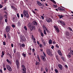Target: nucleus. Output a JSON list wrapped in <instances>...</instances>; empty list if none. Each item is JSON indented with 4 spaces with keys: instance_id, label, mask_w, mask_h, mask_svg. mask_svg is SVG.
Returning <instances> with one entry per match:
<instances>
[{
    "instance_id": "14",
    "label": "nucleus",
    "mask_w": 73,
    "mask_h": 73,
    "mask_svg": "<svg viewBox=\"0 0 73 73\" xmlns=\"http://www.w3.org/2000/svg\"><path fill=\"white\" fill-rule=\"evenodd\" d=\"M33 24L34 25H35L37 26L38 25V23H37V22L35 21H33Z\"/></svg>"
},
{
    "instance_id": "29",
    "label": "nucleus",
    "mask_w": 73,
    "mask_h": 73,
    "mask_svg": "<svg viewBox=\"0 0 73 73\" xmlns=\"http://www.w3.org/2000/svg\"><path fill=\"white\" fill-rule=\"evenodd\" d=\"M58 7V6L57 5H54V7L55 8H56Z\"/></svg>"
},
{
    "instance_id": "19",
    "label": "nucleus",
    "mask_w": 73,
    "mask_h": 73,
    "mask_svg": "<svg viewBox=\"0 0 73 73\" xmlns=\"http://www.w3.org/2000/svg\"><path fill=\"white\" fill-rule=\"evenodd\" d=\"M11 7L13 9H14L15 11H17V9L16 8H15L14 6L11 5Z\"/></svg>"
},
{
    "instance_id": "61",
    "label": "nucleus",
    "mask_w": 73,
    "mask_h": 73,
    "mask_svg": "<svg viewBox=\"0 0 73 73\" xmlns=\"http://www.w3.org/2000/svg\"><path fill=\"white\" fill-rule=\"evenodd\" d=\"M4 36L5 37V38H6V35L5 34H4Z\"/></svg>"
},
{
    "instance_id": "36",
    "label": "nucleus",
    "mask_w": 73,
    "mask_h": 73,
    "mask_svg": "<svg viewBox=\"0 0 73 73\" xmlns=\"http://www.w3.org/2000/svg\"><path fill=\"white\" fill-rule=\"evenodd\" d=\"M15 19V20H17V18L14 17L13 19V20L14 21Z\"/></svg>"
},
{
    "instance_id": "49",
    "label": "nucleus",
    "mask_w": 73,
    "mask_h": 73,
    "mask_svg": "<svg viewBox=\"0 0 73 73\" xmlns=\"http://www.w3.org/2000/svg\"><path fill=\"white\" fill-rule=\"evenodd\" d=\"M18 25H19V26H20V25H21V23H20L19 22H18Z\"/></svg>"
},
{
    "instance_id": "21",
    "label": "nucleus",
    "mask_w": 73,
    "mask_h": 73,
    "mask_svg": "<svg viewBox=\"0 0 73 73\" xmlns=\"http://www.w3.org/2000/svg\"><path fill=\"white\" fill-rule=\"evenodd\" d=\"M52 40L51 39L49 41V44H52Z\"/></svg>"
},
{
    "instance_id": "1",
    "label": "nucleus",
    "mask_w": 73,
    "mask_h": 73,
    "mask_svg": "<svg viewBox=\"0 0 73 73\" xmlns=\"http://www.w3.org/2000/svg\"><path fill=\"white\" fill-rule=\"evenodd\" d=\"M23 14L24 17H26L27 19L29 18V15L28 14V11L24 10V11L23 12Z\"/></svg>"
},
{
    "instance_id": "44",
    "label": "nucleus",
    "mask_w": 73,
    "mask_h": 73,
    "mask_svg": "<svg viewBox=\"0 0 73 73\" xmlns=\"http://www.w3.org/2000/svg\"><path fill=\"white\" fill-rule=\"evenodd\" d=\"M45 70H46V72H48V69L47 68V67H46V68H45Z\"/></svg>"
},
{
    "instance_id": "30",
    "label": "nucleus",
    "mask_w": 73,
    "mask_h": 73,
    "mask_svg": "<svg viewBox=\"0 0 73 73\" xmlns=\"http://www.w3.org/2000/svg\"><path fill=\"white\" fill-rule=\"evenodd\" d=\"M3 45L4 46H5L6 44V43L5 41H3Z\"/></svg>"
},
{
    "instance_id": "2",
    "label": "nucleus",
    "mask_w": 73,
    "mask_h": 73,
    "mask_svg": "<svg viewBox=\"0 0 73 73\" xmlns=\"http://www.w3.org/2000/svg\"><path fill=\"white\" fill-rule=\"evenodd\" d=\"M46 52L47 54L49 55L50 56H52L53 55V54H52V52L49 49H48L46 50Z\"/></svg>"
},
{
    "instance_id": "3",
    "label": "nucleus",
    "mask_w": 73,
    "mask_h": 73,
    "mask_svg": "<svg viewBox=\"0 0 73 73\" xmlns=\"http://www.w3.org/2000/svg\"><path fill=\"white\" fill-rule=\"evenodd\" d=\"M6 67L7 69L9 71H11L12 70V68L10 65H6Z\"/></svg>"
},
{
    "instance_id": "18",
    "label": "nucleus",
    "mask_w": 73,
    "mask_h": 73,
    "mask_svg": "<svg viewBox=\"0 0 73 73\" xmlns=\"http://www.w3.org/2000/svg\"><path fill=\"white\" fill-rule=\"evenodd\" d=\"M58 54L60 56H62V53L60 51V50H58Z\"/></svg>"
},
{
    "instance_id": "42",
    "label": "nucleus",
    "mask_w": 73,
    "mask_h": 73,
    "mask_svg": "<svg viewBox=\"0 0 73 73\" xmlns=\"http://www.w3.org/2000/svg\"><path fill=\"white\" fill-rule=\"evenodd\" d=\"M14 52L15 53L16 52V49L14 48L13 49Z\"/></svg>"
},
{
    "instance_id": "9",
    "label": "nucleus",
    "mask_w": 73,
    "mask_h": 73,
    "mask_svg": "<svg viewBox=\"0 0 73 73\" xmlns=\"http://www.w3.org/2000/svg\"><path fill=\"white\" fill-rule=\"evenodd\" d=\"M36 27L34 26H32L30 28V30L31 31H32V30H36Z\"/></svg>"
},
{
    "instance_id": "4",
    "label": "nucleus",
    "mask_w": 73,
    "mask_h": 73,
    "mask_svg": "<svg viewBox=\"0 0 73 73\" xmlns=\"http://www.w3.org/2000/svg\"><path fill=\"white\" fill-rule=\"evenodd\" d=\"M10 28L9 27L7 26L5 28L6 31L7 33L10 32Z\"/></svg>"
},
{
    "instance_id": "63",
    "label": "nucleus",
    "mask_w": 73,
    "mask_h": 73,
    "mask_svg": "<svg viewBox=\"0 0 73 73\" xmlns=\"http://www.w3.org/2000/svg\"><path fill=\"white\" fill-rule=\"evenodd\" d=\"M65 67L66 68H68V66L66 65H65Z\"/></svg>"
},
{
    "instance_id": "8",
    "label": "nucleus",
    "mask_w": 73,
    "mask_h": 73,
    "mask_svg": "<svg viewBox=\"0 0 73 73\" xmlns=\"http://www.w3.org/2000/svg\"><path fill=\"white\" fill-rule=\"evenodd\" d=\"M16 65L17 66V69H19V60L18 59H17L16 60Z\"/></svg>"
},
{
    "instance_id": "28",
    "label": "nucleus",
    "mask_w": 73,
    "mask_h": 73,
    "mask_svg": "<svg viewBox=\"0 0 73 73\" xmlns=\"http://www.w3.org/2000/svg\"><path fill=\"white\" fill-rule=\"evenodd\" d=\"M35 64L36 65H37L38 64H39V62H38L36 61Z\"/></svg>"
},
{
    "instance_id": "10",
    "label": "nucleus",
    "mask_w": 73,
    "mask_h": 73,
    "mask_svg": "<svg viewBox=\"0 0 73 73\" xmlns=\"http://www.w3.org/2000/svg\"><path fill=\"white\" fill-rule=\"evenodd\" d=\"M60 23L61 24L62 26H65L66 24L63 21H59Z\"/></svg>"
},
{
    "instance_id": "39",
    "label": "nucleus",
    "mask_w": 73,
    "mask_h": 73,
    "mask_svg": "<svg viewBox=\"0 0 73 73\" xmlns=\"http://www.w3.org/2000/svg\"><path fill=\"white\" fill-rule=\"evenodd\" d=\"M4 53H5V52L3 51L2 52V54L3 55H4L5 54H4Z\"/></svg>"
},
{
    "instance_id": "16",
    "label": "nucleus",
    "mask_w": 73,
    "mask_h": 73,
    "mask_svg": "<svg viewBox=\"0 0 73 73\" xmlns=\"http://www.w3.org/2000/svg\"><path fill=\"white\" fill-rule=\"evenodd\" d=\"M72 54H71L70 52H69V53L68 54V55H67V56L69 58H70L72 56Z\"/></svg>"
},
{
    "instance_id": "54",
    "label": "nucleus",
    "mask_w": 73,
    "mask_h": 73,
    "mask_svg": "<svg viewBox=\"0 0 73 73\" xmlns=\"http://www.w3.org/2000/svg\"><path fill=\"white\" fill-rule=\"evenodd\" d=\"M7 33V36H9L10 35H9V34H10V32H9V33L8 32V33Z\"/></svg>"
},
{
    "instance_id": "52",
    "label": "nucleus",
    "mask_w": 73,
    "mask_h": 73,
    "mask_svg": "<svg viewBox=\"0 0 73 73\" xmlns=\"http://www.w3.org/2000/svg\"><path fill=\"white\" fill-rule=\"evenodd\" d=\"M43 29L45 30L46 29V27L45 26H43Z\"/></svg>"
},
{
    "instance_id": "64",
    "label": "nucleus",
    "mask_w": 73,
    "mask_h": 73,
    "mask_svg": "<svg viewBox=\"0 0 73 73\" xmlns=\"http://www.w3.org/2000/svg\"><path fill=\"white\" fill-rule=\"evenodd\" d=\"M4 23H5V22L4 21H3V22H2V25H4Z\"/></svg>"
},
{
    "instance_id": "51",
    "label": "nucleus",
    "mask_w": 73,
    "mask_h": 73,
    "mask_svg": "<svg viewBox=\"0 0 73 73\" xmlns=\"http://www.w3.org/2000/svg\"><path fill=\"white\" fill-rule=\"evenodd\" d=\"M12 27L13 28H14L15 27V26L14 25H12Z\"/></svg>"
},
{
    "instance_id": "43",
    "label": "nucleus",
    "mask_w": 73,
    "mask_h": 73,
    "mask_svg": "<svg viewBox=\"0 0 73 73\" xmlns=\"http://www.w3.org/2000/svg\"><path fill=\"white\" fill-rule=\"evenodd\" d=\"M53 43L54 44H56V42L54 40H53Z\"/></svg>"
},
{
    "instance_id": "56",
    "label": "nucleus",
    "mask_w": 73,
    "mask_h": 73,
    "mask_svg": "<svg viewBox=\"0 0 73 73\" xmlns=\"http://www.w3.org/2000/svg\"><path fill=\"white\" fill-rule=\"evenodd\" d=\"M21 17H22V18H23V16H24V15H23V14H21Z\"/></svg>"
},
{
    "instance_id": "55",
    "label": "nucleus",
    "mask_w": 73,
    "mask_h": 73,
    "mask_svg": "<svg viewBox=\"0 0 73 73\" xmlns=\"http://www.w3.org/2000/svg\"><path fill=\"white\" fill-rule=\"evenodd\" d=\"M17 17L19 18V15L18 13H17Z\"/></svg>"
},
{
    "instance_id": "5",
    "label": "nucleus",
    "mask_w": 73,
    "mask_h": 73,
    "mask_svg": "<svg viewBox=\"0 0 73 73\" xmlns=\"http://www.w3.org/2000/svg\"><path fill=\"white\" fill-rule=\"evenodd\" d=\"M23 69L22 70L23 71V72L22 73H26V69L25 67V66L24 65H22Z\"/></svg>"
},
{
    "instance_id": "40",
    "label": "nucleus",
    "mask_w": 73,
    "mask_h": 73,
    "mask_svg": "<svg viewBox=\"0 0 73 73\" xmlns=\"http://www.w3.org/2000/svg\"><path fill=\"white\" fill-rule=\"evenodd\" d=\"M56 47L57 48H59V46L58 45V44H56Z\"/></svg>"
},
{
    "instance_id": "58",
    "label": "nucleus",
    "mask_w": 73,
    "mask_h": 73,
    "mask_svg": "<svg viewBox=\"0 0 73 73\" xmlns=\"http://www.w3.org/2000/svg\"><path fill=\"white\" fill-rule=\"evenodd\" d=\"M54 27L55 29L58 28L56 26H54Z\"/></svg>"
},
{
    "instance_id": "47",
    "label": "nucleus",
    "mask_w": 73,
    "mask_h": 73,
    "mask_svg": "<svg viewBox=\"0 0 73 73\" xmlns=\"http://www.w3.org/2000/svg\"><path fill=\"white\" fill-rule=\"evenodd\" d=\"M21 46L22 47H24L25 46V45L24 44H22L21 45Z\"/></svg>"
},
{
    "instance_id": "60",
    "label": "nucleus",
    "mask_w": 73,
    "mask_h": 73,
    "mask_svg": "<svg viewBox=\"0 0 73 73\" xmlns=\"http://www.w3.org/2000/svg\"><path fill=\"white\" fill-rule=\"evenodd\" d=\"M51 48L52 49H53V48H54V46L52 45L51 47Z\"/></svg>"
},
{
    "instance_id": "6",
    "label": "nucleus",
    "mask_w": 73,
    "mask_h": 73,
    "mask_svg": "<svg viewBox=\"0 0 73 73\" xmlns=\"http://www.w3.org/2000/svg\"><path fill=\"white\" fill-rule=\"evenodd\" d=\"M46 20V21L48 22V23H50V22L52 23V19H51L50 18H47Z\"/></svg>"
},
{
    "instance_id": "35",
    "label": "nucleus",
    "mask_w": 73,
    "mask_h": 73,
    "mask_svg": "<svg viewBox=\"0 0 73 73\" xmlns=\"http://www.w3.org/2000/svg\"><path fill=\"white\" fill-rule=\"evenodd\" d=\"M43 54L44 55V56L45 57H46V55L45 54V53H44V52H43Z\"/></svg>"
},
{
    "instance_id": "33",
    "label": "nucleus",
    "mask_w": 73,
    "mask_h": 73,
    "mask_svg": "<svg viewBox=\"0 0 73 73\" xmlns=\"http://www.w3.org/2000/svg\"><path fill=\"white\" fill-rule=\"evenodd\" d=\"M24 29H25V30L27 31V27L26 26H25L24 27Z\"/></svg>"
},
{
    "instance_id": "31",
    "label": "nucleus",
    "mask_w": 73,
    "mask_h": 73,
    "mask_svg": "<svg viewBox=\"0 0 73 73\" xmlns=\"http://www.w3.org/2000/svg\"><path fill=\"white\" fill-rule=\"evenodd\" d=\"M22 55L24 57H26V54L25 53H23Z\"/></svg>"
},
{
    "instance_id": "57",
    "label": "nucleus",
    "mask_w": 73,
    "mask_h": 73,
    "mask_svg": "<svg viewBox=\"0 0 73 73\" xmlns=\"http://www.w3.org/2000/svg\"><path fill=\"white\" fill-rule=\"evenodd\" d=\"M29 50H30V51H31H31H32V49L31 48H29Z\"/></svg>"
},
{
    "instance_id": "13",
    "label": "nucleus",
    "mask_w": 73,
    "mask_h": 73,
    "mask_svg": "<svg viewBox=\"0 0 73 73\" xmlns=\"http://www.w3.org/2000/svg\"><path fill=\"white\" fill-rule=\"evenodd\" d=\"M58 66L61 70H62L63 69L62 66L61 64H58Z\"/></svg>"
},
{
    "instance_id": "38",
    "label": "nucleus",
    "mask_w": 73,
    "mask_h": 73,
    "mask_svg": "<svg viewBox=\"0 0 73 73\" xmlns=\"http://www.w3.org/2000/svg\"><path fill=\"white\" fill-rule=\"evenodd\" d=\"M6 61L8 63H10V61L8 59H7Z\"/></svg>"
},
{
    "instance_id": "32",
    "label": "nucleus",
    "mask_w": 73,
    "mask_h": 73,
    "mask_svg": "<svg viewBox=\"0 0 73 73\" xmlns=\"http://www.w3.org/2000/svg\"><path fill=\"white\" fill-rule=\"evenodd\" d=\"M54 71L56 73H57L58 72V71L57 69H56L54 70Z\"/></svg>"
},
{
    "instance_id": "7",
    "label": "nucleus",
    "mask_w": 73,
    "mask_h": 73,
    "mask_svg": "<svg viewBox=\"0 0 73 73\" xmlns=\"http://www.w3.org/2000/svg\"><path fill=\"white\" fill-rule=\"evenodd\" d=\"M26 40V39L25 38V37L23 36L21 38V40H20V42H25Z\"/></svg>"
},
{
    "instance_id": "15",
    "label": "nucleus",
    "mask_w": 73,
    "mask_h": 73,
    "mask_svg": "<svg viewBox=\"0 0 73 73\" xmlns=\"http://www.w3.org/2000/svg\"><path fill=\"white\" fill-rule=\"evenodd\" d=\"M36 2H37V4L38 5H39L40 6H41V3H40L39 2V1H37Z\"/></svg>"
},
{
    "instance_id": "22",
    "label": "nucleus",
    "mask_w": 73,
    "mask_h": 73,
    "mask_svg": "<svg viewBox=\"0 0 73 73\" xmlns=\"http://www.w3.org/2000/svg\"><path fill=\"white\" fill-rule=\"evenodd\" d=\"M32 38L33 41L35 40V38L34 37V36L33 35H32Z\"/></svg>"
},
{
    "instance_id": "62",
    "label": "nucleus",
    "mask_w": 73,
    "mask_h": 73,
    "mask_svg": "<svg viewBox=\"0 0 73 73\" xmlns=\"http://www.w3.org/2000/svg\"><path fill=\"white\" fill-rule=\"evenodd\" d=\"M5 21L6 23H7V19H5Z\"/></svg>"
},
{
    "instance_id": "23",
    "label": "nucleus",
    "mask_w": 73,
    "mask_h": 73,
    "mask_svg": "<svg viewBox=\"0 0 73 73\" xmlns=\"http://www.w3.org/2000/svg\"><path fill=\"white\" fill-rule=\"evenodd\" d=\"M3 15H1L0 16V20H3Z\"/></svg>"
},
{
    "instance_id": "11",
    "label": "nucleus",
    "mask_w": 73,
    "mask_h": 73,
    "mask_svg": "<svg viewBox=\"0 0 73 73\" xmlns=\"http://www.w3.org/2000/svg\"><path fill=\"white\" fill-rule=\"evenodd\" d=\"M27 26L28 27L29 29H30L32 25L31 23H29L27 24Z\"/></svg>"
},
{
    "instance_id": "41",
    "label": "nucleus",
    "mask_w": 73,
    "mask_h": 73,
    "mask_svg": "<svg viewBox=\"0 0 73 73\" xmlns=\"http://www.w3.org/2000/svg\"><path fill=\"white\" fill-rule=\"evenodd\" d=\"M44 33L45 35H46V30H44Z\"/></svg>"
},
{
    "instance_id": "46",
    "label": "nucleus",
    "mask_w": 73,
    "mask_h": 73,
    "mask_svg": "<svg viewBox=\"0 0 73 73\" xmlns=\"http://www.w3.org/2000/svg\"><path fill=\"white\" fill-rule=\"evenodd\" d=\"M39 46H40V48H41L42 47V44H39Z\"/></svg>"
},
{
    "instance_id": "45",
    "label": "nucleus",
    "mask_w": 73,
    "mask_h": 73,
    "mask_svg": "<svg viewBox=\"0 0 73 73\" xmlns=\"http://www.w3.org/2000/svg\"><path fill=\"white\" fill-rule=\"evenodd\" d=\"M45 57L43 58L42 60H43V62H45L46 61V60L45 59Z\"/></svg>"
},
{
    "instance_id": "50",
    "label": "nucleus",
    "mask_w": 73,
    "mask_h": 73,
    "mask_svg": "<svg viewBox=\"0 0 73 73\" xmlns=\"http://www.w3.org/2000/svg\"><path fill=\"white\" fill-rule=\"evenodd\" d=\"M35 51V49L34 48H33L32 49V52L34 53Z\"/></svg>"
},
{
    "instance_id": "25",
    "label": "nucleus",
    "mask_w": 73,
    "mask_h": 73,
    "mask_svg": "<svg viewBox=\"0 0 73 73\" xmlns=\"http://www.w3.org/2000/svg\"><path fill=\"white\" fill-rule=\"evenodd\" d=\"M70 53L71 55H73V50H71Z\"/></svg>"
},
{
    "instance_id": "27",
    "label": "nucleus",
    "mask_w": 73,
    "mask_h": 73,
    "mask_svg": "<svg viewBox=\"0 0 73 73\" xmlns=\"http://www.w3.org/2000/svg\"><path fill=\"white\" fill-rule=\"evenodd\" d=\"M37 59L38 60V61L39 62H40V58L38 55H37Z\"/></svg>"
},
{
    "instance_id": "48",
    "label": "nucleus",
    "mask_w": 73,
    "mask_h": 73,
    "mask_svg": "<svg viewBox=\"0 0 73 73\" xmlns=\"http://www.w3.org/2000/svg\"><path fill=\"white\" fill-rule=\"evenodd\" d=\"M3 7V5L1 4H0V8H2Z\"/></svg>"
},
{
    "instance_id": "12",
    "label": "nucleus",
    "mask_w": 73,
    "mask_h": 73,
    "mask_svg": "<svg viewBox=\"0 0 73 73\" xmlns=\"http://www.w3.org/2000/svg\"><path fill=\"white\" fill-rule=\"evenodd\" d=\"M58 9H59L60 11H65V10L62 8L60 7H58Z\"/></svg>"
},
{
    "instance_id": "26",
    "label": "nucleus",
    "mask_w": 73,
    "mask_h": 73,
    "mask_svg": "<svg viewBox=\"0 0 73 73\" xmlns=\"http://www.w3.org/2000/svg\"><path fill=\"white\" fill-rule=\"evenodd\" d=\"M57 31V33H59V29L58 28H56V29H55Z\"/></svg>"
},
{
    "instance_id": "34",
    "label": "nucleus",
    "mask_w": 73,
    "mask_h": 73,
    "mask_svg": "<svg viewBox=\"0 0 73 73\" xmlns=\"http://www.w3.org/2000/svg\"><path fill=\"white\" fill-rule=\"evenodd\" d=\"M41 36H42V37H43L44 36V35H43V33L42 32H41Z\"/></svg>"
},
{
    "instance_id": "53",
    "label": "nucleus",
    "mask_w": 73,
    "mask_h": 73,
    "mask_svg": "<svg viewBox=\"0 0 73 73\" xmlns=\"http://www.w3.org/2000/svg\"><path fill=\"white\" fill-rule=\"evenodd\" d=\"M61 59H62L64 61V57L62 56L61 57Z\"/></svg>"
},
{
    "instance_id": "59",
    "label": "nucleus",
    "mask_w": 73,
    "mask_h": 73,
    "mask_svg": "<svg viewBox=\"0 0 73 73\" xmlns=\"http://www.w3.org/2000/svg\"><path fill=\"white\" fill-rule=\"evenodd\" d=\"M41 17L42 18V19L43 20L44 19V17L43 16H41Z\"/></svg>"
},
{
    "instance_id": "17",
    "label": "nucleus",
    "mask_w": 73,
    "mask_h": 73,
    "mask_svg": "<svg viewBox=\"0 0 73 73\" xmlns=\"http://www.w3.org/2000/svg\"><path fill=\"white\" fill-rule=\"evenodd\" d=\"M66 34L67 36H69L70 35V33L68 31H66Z\"/></svg>"
},
{
    "instance_id": "37",
    "label": "nucleus",
    "mask_w": 73,
    "mask_h": 73,
    "mask_svg": "<svg viewBox=\"0 0 73 73\" xmlns=\"http://www.w3.org/2000/svg\"><path fill=\"white\" fill-rule=\"evenodd\" d=\"M51 1H52L53 3H54L55 4H56V2L54 0H52Z\"/></svg>"
},
{
    "instance_id": "20",
    "label": "nucleus",
    "mask_w": 73,
    "mask_h": 73,
    "mask_svg": "<svg viewBox=\"0 0 73 73\" xmlns=\"http://www.w3.org/2000/svg\"><path fill=\"white\" fill-rule=\"evenodd\" d=\"M58 16L59 17L60 19H62V18H63L64 17V16L62 15H58Z\"/></svg>"
},
{
    "instance_id": "24",
    "label": "nucleus",
    "mask_w": 73,
    "mask_h": 73,
    "mask_svg": "<svg viewBox=\"0 0 73 73\" xmlns=\"http://www.w3.org/2000/svg\"><path fill=\"white\" fill-rule=\"evenodd\" d=\"M68 29L70 31H73L72 29L71 28V27H68Z\"/></svg>"
}]
</instances>
